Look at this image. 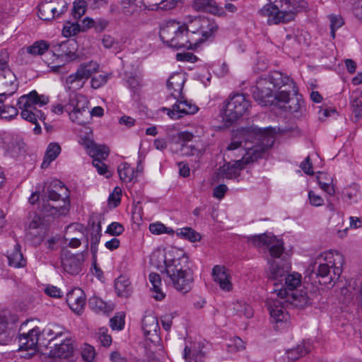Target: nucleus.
<instances>
[{
    "mask_svg": "<svg viewBox=\"0 0 362 362\" xmlns=\"http://www.w3.org/2000/svg\"><path fill=\"white\" fill-rule=\"evenodd\" d=\"M319 264L317 276L325 279L320 284H330L339 279L344 262V256L337 251L325 252L316 259Z\"/></svg>",
    "mask_w": 362,
    "mask_h": 362,
    "instance_id": "nucleus-4",
    "label": "nucleus"
},
{
    "mask_svg": "<svg viewBox=\"0 0 362 362\" xmlns=\"http://www.w3.org/2000/svg\"><path fill=\"white\" fill-rule=\"evenodd\" d=\"M149 230L151 233L156 234V235L170 233V231L168 230V228L164 226V224L160 223L150 224Z\"/></svg>",
    "mask_w": 362,
    "mask_h": 362,
    "instance_id": "nucleus-63",
    "label": "nucleus"
},
{
    "mask_svg": "<svg viewBox=\"0 0 362 362\" xmlns=\"http://www.w3.org/2000/svg\"><path fill=\"white\" fill-rule=\"evenodd\" d=\"M312 345L310 341L309 340H303L301 344H298L296 347L287 350L286 352L288 353L291 362H293V361L305 356L309 351H310Z\"/></svg>",
    "mask_w": 362,
    "mask_h": 362,
    "instance_id": "nucleus-34",
    "label": "nucleus"
},
{
    "mask_svg": "<svg viewBox=\"0 0 362 362\" xmlns=\"http://www.w3.org/2000/svg\"><path fill=\"white\" fill-rule=\"evenodd\" d=\"M123 226L118 222H113L110 224L106 230V233L112 235H119L124 231Z\"/></svg>",
    "mask_w": 362,
    "mask_h": 362,
    "instance_id": "nucleus-62",
    "label": "nucleus"
},
{
    "mask_svg": "<svg viewBox=\"0 0 362 362\" xmlns=\"http://www.w3.org/2000/svg\"><path fill=\"white\" fill-rule=\"evenodd\" d=\"M48 198L54 202H61L62 204L50 205L48 203L42 204V211L51 216L65 215L69 211V192L59 180H54L47 189Z\"/></svg>",
    "mask_w": 362,
    "mask_h": 362,
    "instance_id": "nucleus-7",
    "label": "nucleus"
},
{
    "mask_svg": "<svg viewBox=\"0 0 362 362\" xmlns=\"http://www.w3.org/2000/svg\"><path fill=\"white\" fill-rule=\"evenodd\" d=\"M141 328L144 334L150 341H154L158 338L159 324L156 316L153 312H145L141 321Z\"/></svg>",
    "mask_w": 362,
    "mask_h": 362,
    "instance_id": "nucleus-20",
    "label": "nucleus"
},
{
    "mask_svg": "<svg viewBox=\"0 0 362 362\" xmlns=\"http://www.w3.org/2000/svg\"><path fill=\"white\" fill-rule=\"evenodd\" d=\"M250 107V102L245 95H233L221 111L222 119L226 122L232 123L247 112Z\"/></svg>",
    "mask_w": 362,
    "mask_h": 362,
    "instance_id": "nucleus-13",
    "label": "nucleus"
},
{
    "mask_svg": "<svg viewBox=\"0 0 362 362\" xmlns=\"http://www.w3.org/2000/svg\"><path fill=\"white\" fill-rule=\"evenodd\" d=\"M269 262V272L268 278L274 281V288H283V280L288 273L290 267L288 266L282 265L275 260Z\"/></svg>",
    "mask_w": 362,
    "mask_h": 362,
    "instance_id": "nucleus-23",
    "label": "nucleus"
},
{
    "mask_svg": "<svg viewBox=\"0 0 362 362\" xmlns=\"http://www.w3.org/2000/svg\"><path fill=\"white\" fill-rule=\"evenodd\" d=\"M212 276L221 290L230 291L233 289L230 274L225 267L215 265L212 269Z\"/></svg>",
    "mask_w": 362,
    "mask_h": 362,
    "instance_id": "nucleus-24",
    "label": "nucleus"
},
{
    "mask_svg": "<svg viewBox=\"0 0 362 362\" xmlns=\"http://www.w3.org/2000/svg\"><path fill=\"white\" fill-rule=\"evenodd\" d=\"M317 182L320 188L329 195H334L335 189L332 185V178L327 173H320L317 176Z\"/></svg>",
    "mask_w": 362,
    "mask_h": 362,
    "instance_id": "nucleus-42",
    "label": "nucleus"
},
{
    "mask_svg": "<svg viewBox=\"0 0 362 362\" xmlns=\"http://www.w3.org/2000/svg\"><path fill=\"white\" fill-rule=\"evenodd\" d=\"M33 320L23 322L19 329L18 343L19 349L30 351V356H33L37 351L41 329L33 325Z\"/></svg>",
    "mask_w": 362,
    "mask_h": 362,
    "instance_id": "nucleus-12",
    "label": "nucleus"
},
{
    "mask_svg": "<svg viewBox=\"0 0 362 362\" xmlns=\"http://www.w3.org/2000/svg\"><path fill=\"white\" fill-rule=\"evenodd\" d=\"M243 136V141H233L226 148L227 151L238 150L240 154H243V157L233 164L228 163L221 166L218 173L220 177L226 179L237 177L247 164L262 158L265 151L274 142V136L267 132L261 134L245 132Z\"/></svg>",
    "mask_w": 362,
    "mask_h": 362,
    "instance_id": "nucleus-1",
    "label": "nucleus"
},
{
    "mask_svg": "<svg viewBox=\"0 0 362 362\" xmlns=\"http://www.w3.org/2000/svg\"><path fill=\"white\" fill-rule=\"evenodd\" d=\"M203 17L197 16L194 17L192 20H191L187 25H186V28L187 29L188 35L189 37H192V35H194L196 38H198L197 41V46L201 43V37L199 35H200V30H201V25L202 23Z\"/></svg>",
    "mask_w": 362,
    "mask_h": 362,
    "instance_id": "nucleus-43",
    "label": "nucleus"
},
{
    "mask_svg": "<svg viewBox=\"0 0 362 362\" xmlns=\"http://www.w3.org/2000/svg\"><path fill=\"white\" fill-rule=\"evenodd\" d=\"M85 146L88 153L93 159L105 160L109 154V150L106 146L97 145L90 140L86 141Z\"/></svg>",
    "mask_w": 362,
    "mask_h": 362,
    "instance_id": "nucleus-31",
    "label": "nucleus"
},
{
    "mask_svg": "<svg viewBox=\"0 0 362 362\" xmlns=\"http://www.w3.org/2000/svg\"><path fill=\"white\" fill-rule=\"evenodd\" d=\"M198 107L191 102L182 98L176 99L172 108L163 107L161 110L173 119H180L187 115H194L198 111Z\"/></svg>",
    "mask_w": 362,
    "mask_h": 362,
    "instance_id": "nucleus-18",
    "label": "nucleus"
},
{
    "mask_svg": "<svg viewBox=\"0 0 362 362\" xmlns=\"http://www.w3.org/2000/svg\"><path fill=\"white\" fill-rule=\"evenodd\" d=\"M88 103L87 98L83 95L74 93L69 94L66 112L69 114L73 122L79 125H84L88 122Z\"/></svg>",
    "mask_w": 362,
    "mask_h": 362,
    "instance_id": "nucleus-11",
    "label": "nucleus"
},
{
    "mask_svg": "<svg viewBox=\"0 0 362 362\" xmlns=\"http://www.w3.org/2000/svg\"><path fill=\"white\" fill-rule=\"evenodd\" d=\"M103 160L93 159V165L96 168L100 175L109 177L111 174L107 170V166L103 162Z\"/></svg>",
    "mask_w": 362,
    "mask_h": 362,
    "instance_id": "nucleus-60",
    "label": "nucleus"
},
{
    "mask_svg": "<svg viewBox=\"0 0 362 362\" xmlns=\"http://www.w3.org/2000/svg\"><path fill=\"white\" fill-rule=\"evenodd\" d=\"M18 89L15 74L11 69L0 74V103H4L8 96L12 95Z\"/></svg>",
    "mask_w": 362,
    "mask_h": 362,
    "instance_id": "nucleus-19",
    "label": "nucleus"
},
{
    "mask_svg": "<svg viewBox=\"0 0 362 362\" xmlns=\"http://www.w3.org/2000/svg\"><path fill=\"white\" fill-rule=\"evenodd\" d=\"M217 30L218 25L214 21L203 17L199 33L200 35H199V37H200L201 43L212 36Z\"/></svg>",
    "mask_w": 362,
    "mask_h": 362,
    "instance_id": "nucleus-36",
    "label": "nucleus"
},
{
    "mask_svg": "<svg viewBox=\"0 0 362 362\" xmlns=\"http://www.w3.org/2000/svg\"><path fill=\"white\" fill-rule=\"evenodd\" d=\"M74 342L71 337L66 336L60 344H54V347L50 350V356L53 358H69L74 352Z\"/></svg>",
    "mask_w": 362,
    "mask_h": 362,
    "instance_id": "nucleus-25",
    "label": "nucleus"
},
{
    "mask_svg": "<svg viewBox=\"0 0 362 362\" xmlns=\"http://www.w3.org/2000/svg\"><path fill=\"white\" fill-rule=\"evenodd\" d=\"M7 326V322L3 319H0V345L6 344L10 340Z\"/></svg>",
    "mask_w": 362,
    "mask_h": 362,
    "instance_id": "nucleus-58",
    "label": "nucleus"
},
{
    "mask_svg": "<svg viewBox=\"0 0 362 362\" xmlns=\"http://www.w3.org/2000/svg\"><path fill=\"white\" fill-rule=\"evenodd\" d=\"M75 45V42L65 41L52 47V52L49 53L46 58L50 55L54 58L53 61L49 62L48 59L45 60L52 72L64 73L66 71L62 59L64 57L66 61H73L78 57L74 51Z\"/></svg>",
    "mask_w": 362,
    "mask_h": 362,
    "instance_id": "nucleus-8",
    "label": "nucleus"
},
{
    "mask_svg": "<svg viewBox=\"0 0 362 362\" xmlns=\"http://www.w3.org/2000/svg\"><path fill=\"white\" fill-rule=\"evenodd\" d=\"M351 106L356 117L362 116V93L354 92L351 99Z\"/></svg>",
    "mask_w": 362,
    "mask_h": 362,
    "instance_id": "nucleus-49",
    "label": "nucleus"
},
{
    "mask_svg": "<svg viewBox=\"0 0 362 362\" xmlns=\"http://www.w3.org/2000/svg\"><path fill=\"white\" fill-rule=\"evenodd\" d=\"M87 4L83 0H76L74 2V6L72 9L73 17L76 20L80 19L86 11Z\"/></svg>",
    "mask_w": 362,
    "mask_h": 362,
    "instance_id": "nucleus-53",
    "label": "nucleus"
},
{
    "mask_svg": "<svg viewBox=\"0 0 362 362\" xmlns=\"http://www.w3.org/2000/svg\"><path fill=\"white\" fill-rule=\"evenodd\" d=\"M54 9V4L51 2L42 3L39 5L38 16L44 21H50L54 18L52 11Z\"/></svg>",
    "mask_w": 362,
    "mask_h": 362,
    "instance_id": "nucleus-50",
    "label": "nucleus"
},
{
    "mask_svg": "<svg viewBox=\"0 0 362 362\" xmlns=\"http://www.w3.org/2000/svg\"><path fill=\"white\" fill-rule=\"evenodd\" d=\"M124 325V314L122 313H117L115 316L110 320V326L112 329L121 330Z\"/></svg>",
    "mask_w": 362,
    "mask_h": 362,
    "instance_id": "nucleus-55",
    "label": "nucleus"
},
{
    "mask_svg": "<svg viewBox=\"0 0 362 362\" xmlns=\"http://www.w3.org/2000/svg\"><path fill=\"white\" fill-rule=\"evenodd\" d=\"M192 8L197 11L208 12L218 17H226L223 7L219 6L214 0H194Z\"/></svg>",
    "mask_w": 362,
    "mask_h": 362,
    "instance_id": "nucleus-26",
    "label": "nucleus"
},
{
    "mask_svg": "<svg viewBox=\"0 0 362 362\" xmlns=\"http://www.w3.org/2000/svg\"><path fill=\"white\" fill-rule=\"evenodd\" d=\"M101 235L102 233L100 223H98L97 224L93 223L91 228L89 230V234L86 237V248H88V244L90 243V251L91 253L93 254V257H95L98 251V245L100 242Z\"/></svg>",
    "mask_w": 362,
    "mask_h": 362,
    "instance_id": "nucleus-30",
    "label": "nucleus"
},
{
    "mask_svg": "<svg viewBox=\"0 0 362 362\" xmlns=\"http://www.w3.org/2000/svg\"><path fill=\"white\" fill-rule=\"evenodd\" d=\"M269 1L259 11L261 16L267 18L269 25L291 22L298 13L307 7V3L303 0Z\"/></svg>",
    "mask_w": 362,
    "mask_h": 362,
    "instance_id": "nucleus-2",
    "label": "nucleus"
},
{
    "mask_svg": "<svg viewBox=\"0 0 362 362\" xmlns=\"http://www.w3.org/2000/svg\"><path fill=\"white\" fill-rule=\"evenodd\" d=\"M179 0H146L144 5L151 10L168 11L174 8Z\"/></svg>",
    "mask_w": 362,
    "mask_h": 362,
    "instance_id": "nucleus-35",
    "label": "nucleus"
},
{
    "mask_svg": "<svg viewBox=\"0 0 362 362\" xmlns=\"http://www.w3.org/2000/svg\"><path fill=\"white\" fill-rule=\"evenodd\" d=\"M185 23L176 21H168L165 23L160 30V40L168 47L175 49H193L197 47L198 38L188 35Z\"/></svg>",
    "mask_w": 362,
    "mask_h": 362,
    "instance_id": "nucleus-3",
    "label": "nucleus"
},
{
    "mask_svg": "<svg viewBox=\"0 0 362 362\" xmlns=\"http://www.w3.org/2000/svg\"><path fill=\"white\" fill-rule=\"evenodd\" d=\"M107 329L106 328H100L98 333V339L100 344L105 346L108 347L112 344V337L107 333Z\"/></svg>",
    "mask_w": 362,
    "mask_h": 362,
    "instance_id": "nucleus-57",
    "label": "nucleus"
},
{
    "mask_svg": "<svg viewBox=\"0 0 362 362\" xmlns=\"http://www.w3.org/2000/svg\"><path fill=\"white\" fill-rule=\"evenodd\" d=\"M185 82V76L182 73H175L169 77L167 81V87L170 92L171 96L175 99L182 98V89Z\"/></svg>",
    "mask_w": 362,
    "mask_h": 362,
    "instance_id": "nucleus-29",
    "label": "nucleus"
},
{
    "mask_svg": "<svg viewBox=\"0 0 362 362\" xmlns=\"http://www.w3.org/2000/svg\"><path fill=\"white\" fill-rule=\"evenodd\" d=\"M149 281L152 285L153 297L156 300H161L165 298V294L161 291V279L159 274L151 273L148 276Z\"/></svg>",
    "mask_w": 362,
    "mask_h": 362,
    "instance_id": "nucleus-41",
    "label": "nucleus"
},
{
    "mask_svg": "<svg viewBox=\"0 0 362 362\" xmlns=\"http://www.w3.org/2000/svg\"><path fill=\"white\" fill-rule=\"evenodd\" d=\"M88 306L93 311L98 313L105 314L113 310L111 305H108L98 296H93L89 298Z\"/></svg>",
    "mask_w": 362,
    "mask_h": 362,
    "instance_id": "nucleus-37",
    "label": "nucleus"
},
{
    "mask_svg": "<svg viewBox=\"0 0 362 362\" xmlns=\"http://www.w3.org/2000/svg\"><path fill=\"white\" fill-rule=\"evenodd\" d=\"M189 259L187 254L184 252V255L174 265L168 266L166 273L174 288L183 293L191 290L194 281V274L189 268Z\"/></svg>",
    "mask_w": 362,
    "mask_h": 362,
    "instance_id": "nucleus-6",
    "label": "nucleus"
},
{
    "mask_svg": "<svg viewBox=\"0 0 362 362\" xmlns=\"http://www.w3.org/2000/svg\"><path fill=\"white\" fill-rule=\"evenodd\" d=\"M8 264L10 266L19 268L25 265V260L23 259V255L21 252L20 245L16 244L14 246L13 250L8 253L7 255Z\"/></svg>",
    "mask_w": 362,
    "mask_h": 362,
    "instance_id": "nucleus-39",
    "label": "nucleus"
},
{
    "mask_svg": "<svg viewBox=\"0 0 362 362\" xmlns=\"http://www.w3.org/2000/svg\"><path fill=\"white\" fill-rule=\"evenodd\" d=\"M286 300L288 305L295 308H303L310 303V300L305 293H292L291 295L287 292Z\"/></svg>",
    "mask_w": 362,
    "mask_h": 362,
    "instance_id": "nucleus-32",
    "label": "nucleus"
},
{
    "mask_svg": "<svg viewBox=\"0 0 362 362\" xmlns=\"http://www.w3.org/2000/svg\"><path fill=\"white\" fill-rule=\"evenodd\" d=\"M273 89L272 83L267 76H261L257 81L256 86L252 91L255 100L262 106L270 105L273 100Z\"/></svg>",
    "mask_w": 362,
    "mask_h": 362,
    "instance_id": "nucleus-17",
    "label": "nucleus"
},
{
    "mask_svg": "<svg viewBox=\"0 0 362 362\" xmlns=\"http://www.w3.org/2000/svg\"><path fill=\"white\" fill-rule=\"evenodd\" d=\"M101 44L105 49L117 50L121 49L124 42L110 34H105L101 38Z\"/></svg>",
    "mask_w": 362,
    "mask_h": 362,
    "instance_id": "nucleus-44",
    "label": "nucleus"
},
{
    "mask_svg": "<svg viewBox=\"0 0 362 362\" xmlns=\"http://www.w3.org/2000/svg\"><path fill=\"white\" fill-rule=\"evenodd\" d=\"M115 289L118 296L128 298L132 293L129 279L125 276H119L115 281Z\"/></svg>",
    "mask_w": 362,
    "mask_h": 362,
    "instance_id": "nucleus-33",
    "label": "nucleus"
},
{
    "mask_svg": "<svg viewBox=\"0 0 362 362\" xmlns=\"http://www.w3.org/2000/svg\"><path fill=\"white\" fill-rule=\"evenodd\" d=\"M49 101L48 96L39 95L36 90H33L28 94L20 97L17 105L21 110V117L35 124L37 120L45 121V115L42 110L38 108L46 105Z\"/></svg>",
    "mask_w": 362,
    "mask_h": 362,
    "instance_id": "nucleus-5",
    "label": "nucleus"
},
{
    "mask_svg": "<svg viewBox=\"0 0 362 362\" xmlns=\"http://www.w3.org/2000/svg\"><path fill=\"white\" fill-rule=\"evenodd\" d=\"M110 74H101L94 76L90 80V86L93 88L97 89L107 83L110 79Z\"/></svg>",
    "mask_w": 362,
    "mask_h": 362,
    "instance_id": "nucleus-56",
    "label": "nucleus"
},
{
    "mask_svg": "<svg viewBox=\"0 0 362 362\" xmlns=\"http://www.w3.org/2000/svg\"><path fill=\"white\" fill-rule=\"evenodd\" d=\"M177 235L180 238L194 243L201 240V235L196 230L189 227L178 229Z\"/></svg>",
    "mask_w": 362,
    "mask_h": 362,
    "instance_id": "nucleus-47",
    "label": "nucleus"
},
{
    "mask_svg": "<svg viewBox=\"0 0 362 362\" xmlns=\"http://www.w3.org/2000/svg\"><path fill=\"white\" fill-rule=\"evenodd\" d=\"M66 303L73 312L81 315L86 305V295L83 291L80 288H74L69 291L66 294Z\"/></svg>",
    "mask_w": 362,
    "mask_h": 362,
    "instance_id": "nucleus-22",
    "label": "nucleus"
},
{
    "mask_svg": "<svg viewBox=\"0 0 362 362\" xmlns=\"http://www.w3.org/2000/svg\"><path fill=\"white\" fill-rule=\"evenodd\" d=\"M290 89L288 87L286 89L279 91L276 94H273V100L270 102V105H281L288 103L289 111L295 112H298L303 101L300 100L297 96L296 98H290Z\"/></svg>",
    "mask_w": 362,
    "mask_h": 362,
    "instance_id": "nucleus-21",
    "label": "nucleus"
},
{
    "mask_svg": "<svg viewBox=\"0 0 362 362\" xmlns=\"http://www.w3.org/2000/svg\"><path fill=\"white\" fill-rule=\"evenodd\" d=\"M119 178L122 182H129L134 177V170L128 163H122L117 168Z\"/></svg>",
    "mask_w": 362,
    "mask_h": 362,
    "instance_id": "nucleus-46",
    "label": "nucleus"
},
{
    "mask_svg": "<svg viewBox=\"0 0 362 362\" xmlns=\"http://www.w3.org/2000/svg\"><path fill=\"white\" fill-rule=\"evenodd\" d=\"M0 103V117L5 119H11L18 115V110L13 105H4Z\"/></svg>",
    "mask_w": 362,
    "mask_h": 362,
    "instance_id": "nucleus-52",
    "label": "nucleus"
},
{
    "mask_svg": "<svg viewBox=\"0 0 362 362\" xmlns=\"http://www.w3.org/2000/svg\"><path fill=\"white\" fill-rule=\"evenodd\" d=\"M81 31V25L78 23H71L67 21L64 25L62 35L66 37H70L79 33Z\"/></svg>",
    "mask_w": 362,
    "mask_h": 362,
    "instance_id": "nucleus-51",
    "label": "nucleus"
},
{
    "mask_svg": "<svg viewBox=\"0 0 362 362\" xmlns=\"http://www.w3.org/2000/svg\"><path fill=\"white\" fill-rule=\"evenodd\" d=\"M272 296L267 300L266 304L273 322H286L289 319V315L286 310L288 306L286 300L287 291L282 288H273Z\"/></svg>",
    "mask_w": 362,
    "mask_h": 362,
    "instance_id": "nucleus-9",
    "label": "nucleus"
},
{
    "mask_svg": "<svg viewBox=\"0 0 362 362\" xmlns=\"http://www.w3.org/2000/svg\"><path fill=\"white\" fill-rule=\"evenodd\" d=\"M49 49V44L44 40L35 42L32 45L28 46L26 49L27 52L31 55H42Z\"/></svg>",
    "mask_w": 362,
    "mask_h": 362,
    "instance_id": "nucleus-48",
    "label": "nucleus"
},
{
    "mask_svg": "<svg viewBox=\"0 0 362 362\" xmlns=\"http://www.w3.org/2000/svg\"><path fill=\"white\" fill-rule=\"evenodd\" d=\"M184 251L177 247H170L168 250L158 249L154 250L150 257L151 264L160 269L165 266V272L167 273L168 266L174 265L177 259L184 255Z\"/></svg>",
    "mask_w": 362,
    "mask_h": 362,
    "instance_id": "nucleus-14",
    "label": "nucleus"
},
{
    "mask_svg": "<svg viewBox=\"0 0 362 362\" xmlns=\"http://www.w3.org/2000/svg\"><path fill=\"white\" fill-rule=\"evenodd\" d=\"M98 70L99 65L96 62L90 61L81 64L74 73L66 78L65 88L71 91L69 93H76V91L81 89L87 80Z\"/></svg>",
    "mask_w": 362,
    "mask_h": 362,
    "instance_id": "nucleus-10",
    "label": "nucleus"
},
{
    "mask_svg": "<svg viewBox=\"0 0 362 362\" xmlns=\"http://www.w3.org/2000/svg\"><path fill=\"white\" fill-rule=\"evenodd\" d=\"M267 76L274 88L281 89L283 87H288V88H291L293 93L296 95L298 90L296 83L288 76L279 71H273L269 74Z\"/></svg>",
    "mask_w": 362,
    "mask_h": 362,
    "instance_id": "nucleus-28",
    "label": "nucleus"
},
{
    "mask_svg": "<svg viewBox=\"0 0 362 362\" xmlns=\"http://www.w3.org/2000/svg\"><path fill=\"white\" fill-rule=\"evenodd\" d=\"M61 152V146L58 143H50L46 150L42 168H47L49 163L55 160Z\"/></svg>",
    "mask_w": 362,
    "mask_h": 362,
    "instance_id": "nucleus-38",
    "label": "nucleus"
},
{
    "mask_svg": "<svg viewBox=\"0 0 362 362\" xmlns=\"http://www.w3.org/2000/svg\"><path fill=\"white\" fill-rule=\"evenodd\" d=\"M110 21L104 18L94 19V30L96 33L103 32L109 25Z\"/></svg>",
    "mask_w": 362,
    "mask_h": 362,
    "instance_id": "nucleus-61",
    "label": "nucleus"
},
{
    "mask_svg": "<svg viewBox=\"0 0 362 362\" xmlns=\"http://www.w3.org/2000/svg\"><path fill=\"white\" fill-rule=\"evenodd\" d=\"M141 0H122L123 13L127 16H132L141 8Z\"/></svg>",
    "mask_w": 362,
    "mask_h": 362,
    "instance_id": "nucleus-45",
    "label": "nucleus"
},
{
    "mask_svg": "<svg viewBox=\"0 0 362 362\" xmlns=\"http://www.w3.org/2000/svg\"><path fill=\"white\" fill-rule=\"evenodd\" d=\"M250 243L257 247L267 246L272 257L279 258L284 251V243L271 234L263 233L248 238Z\"/></svg>",
    "mask_w": 362,
    "mask_h": 362,
    "instance_id": "nucleus-15",
    "label": "nucleus"
},
{
    "mask_svg": "<svg viewBox=\"0 0 362 362\" xmlns=\"http://www.w3.org/2000/svg\"><path fill=\"white\" fill-rule=\"evenodd\" d=\"M2 147L12 157H18L25 152V144L18 134L4 132L1 134Z\"/></svg>",
    "mask_w": 362,
    "mask_h": 362,
    "instance_id": "nucleus-16",
    "label": "nucleus"
},
{
    "mask_svg": "<svg viewBox=\"0 0 362 362\" xmlns=\"http://www.w3.org/2000/svg\"><path fill=\"white\" fill-rule=\"evenodd\" d=\"M283 282V288L286 289V291L287 290H294L302 284L301 274L298 272L288 273L284 279Z\"/></svg>",
    "mask_w": 362,
    "mask_h": 362,
    "instance_id": "nucleus-40",
    "label": "nucleus"
},
{
    "mask_svg": "<svg viewBox=\"0 0 362 362\" xmlns=\"http://www.w3.org/2000/svg\"><path fill=\"white\" fill-rule=\"evenodd\" d=\"M62 267L64 272L75 275L81 271V262L78 257L69 251L64 250L61 255Z\"/></svg>",
    "mask_w": 362,
    "mask_h": 362,
    "instance_id": "nucleus-27",
    "label": "nucleus"
},
{
    "mask_svg": "<svg viewBox=\"0 0 362 362\" xmlns=\"http://www.w3.org/2000/svg\"><path fill=\"white\" fill-rule=\"evenodd\" d=\"M308 199L310 204L313 206H320L324 204V199L322 197L317 194L313 191L308 192Z\"/></svg>",
    "mask_w": 362,
    "mask_h": 362,
    "instance_id": "nucleus-64",
    "label": "nucleus"
},
{
    "mask_svg": "<svg viewBox=\"0 0 362 362\" xmlns=\"http://www.w3.org/2000/svg\"><path fill=\"white\" fill-rule=\"evenodd\" d=\"M54 4V8L52 11V13L54 16V18L55 17L60 16L62 13H64L67 8L66 3L64 1L58 0L52 1Z\"/></svg>",
    "mask_w": 362,
    "mask_h": 362,
    "instance_id": "nucleus-59",
    "label": "nucleus"
},
{
    "mask_svg": "<svg viewBox=\"0 0 362 362\" xmlns=\"http://www.w3.org/2000/svg\"><path fill=\"white\" fill-rule=\"evenodd\" d=\"M81 357L85 362H93L95 357L94 347L89 344H85L81 350Z\"/></svg>",
    "mask_w": 362,
    "mask_h": 362,
    "instance_id": "nucleus-54",
    "label": "nucleus"
}]
</instances>
